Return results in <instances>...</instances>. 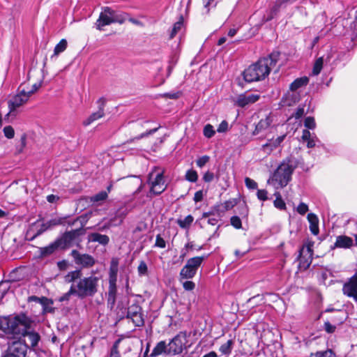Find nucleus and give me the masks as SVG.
<instances>
[{
    "label": "nucleus",
    "instance_id": "2",
    "mask_svg": "<svg viewBox=\"0 0 357 357\" xmlns=\"http://www.w3.org/2000/svg\"><path fill=\"white\" fill-rule=\"evenodd\" d=\"M64 281L66 283H73L77 296L81 299L93 297L98 291L100 278L94 275L82 278L80 270L69 272L64 276Z\"/></svg>",
    "mask_w": 357,
    "mask_h": 357
},
{
    "label": "nucleus",
    "instance_id": "57",
    "mask_svg": "<svg viewBox=\"0 0 357 357\" xmlns=\"http://www.w3.org/2000/svg\"><path fill=\"white\" fill-rule=\"evenodd\" d=\"M6 284H7V282H0V300H1L4 297L8 289V287H5L3 288V287Z\"/></svg>",
    "mask_w": 357,
    "mask_h": 357
},
{
    "label": "nucleus",
    "instance_id": "58",
    "mask_svg": "<svg viewBox=\"0 0 357 357\" xmlns=\"http://www.w3.org/2000/svg\"><path fill=\"white\" fill-rule=\"evenodd\" d=\"M305 113V111H304V108L303 107H299L296 112L292 115L294 117H295V119H300L301 116H303V115Z\"/></svg>",
    "mask_w": 357,
    "mask_h": 357
},
{
    "label": "nucleus",
    "instance_id": "41",
    "mask_svg": "<svg viewBox=\"0 0 357 357\" xmlns=\"http://www.w3.org/2000/svg\"><path fill=\"white\" fill-rule=\"evenodd\" d=\"M304 125L309 129H314L316 127L314 119L311 116H308L305 119Z\"/></svg>",
    "mask_w": 357,
    "mask_h": 357
},
{
    "label": "nucleus",
    "instance_id": "55",
    "mask_svg": "<svg viewBox=\"0 0 357 357\" xmlns=\"http://www.w3.org/2000/svg\"><path fill=\"white\" fill-rule=\"evenodd\" d=\"M257 196L259 199L265 201L267 199V191L265 190H258Z\"/></svg>",
    "mask_w": 357,
    "mask_h": 357
},
{
    "label": "nucleus",
    "instance_id": "28",
    "mask_svg": "<svg viewBox=\"0 0 357 357\" xmlns=\"http://www.w3.org/2000/svg\"><path fill=\"white\" fill-rule=\"evenodd\" d=\"M300 100V95L296 91L288 92L286 95V102L287 105L291 106Z\"/></svg>",
    "mask_w": 357,
    "mask_h": 357
},
{
    "label": "nucleus",
    "instance_id": "30",
    "mask_svg": "<svg viewBox=\"0 0 357 357\" xmlns=\"http://www.w3.org/2000/svg\"><path fill=\"white\" fill-rule=\"evenodd\" d=\"M234 343V340H229L226 343L221 345L220 347V351L223 354H229L233 348Z\"/></svg>",
    "mask_w": 357,
    "mask_h": 357
},
{
    "label": "nucleus",
    "instance_id": "32",
    "mask_svg": "<svg viewBox=\"0 0 357 357\" xmlns=\"http://www.w3.org/2000/svg\"><path fill=\"white\" fill-rule=\"evenodd\" d=\"M193 217L191 215L186 216L183 220L178 219L177 220L178 225L183 229L188 228L193 222Z\"/></svg>",
    "mask_w": 357,
    "mask_h": 357
},
{
    "label": "nucleus",
    "instance_id": "42",
    "mask_svg": "<svg viewBox=\"0 0 357 357\" xmlns=\"http://www.w3.org/2000/svg\"><path fill=\"white\" fill-rule=\"evenodd\" d=\"M3 133L7 138L12 139L14 137L15 131L12 126H8L4 127Z\"/></svg>",
    "mask_w": 357,
    "mask_h": 357
},
{
    "label": "nucleus",
    "instance_id": "7",
    "mask_svg": "<svg viewBox=\"0 0 357 357\" xmlns=\"http://www.w3.org/2000/svg\"><path fill=\"white\" fill-rule=\"evenodd\" d=\"M29 98L30 96L26 93L25 88L23 87V85H20L17 89V93L8 101L9 112L6 115V118L15 116L17 109L25 105Z\"/></svg>",
    "mask_w": 357,
    "mask_h": 357
},
{
    "label": "nucleus",
    "instance_id": "29",
    "mask_svg": "<svg viewBox=\"0 0 357 357\" xmlns=\"http://www.w3.org/2000/svg\"><path fill=\"white\" fill-rule=\"evenodd\" d=\"M68 46V42L66 39H62L61 41L55 46L54 50V54L52 56V58L54 56H58L60 53L64 52Z\"/></svg>",
    "mask_w": 357,
    "mask_h": 357
},
{
    "label": "nucleus",
    "instance_id": "11",
    "mask_svg": "<svg viewBox=\"0 0 357 357\" xmlns=\"http://www.w3.org/2000/svg\"><path fill=\"white\" fill-rule=\"evenodd\" d=\"M82 227L83 225H82L78 229L66 231L63 234L61 238L57 239L61 246V249L70 246L75 240L84 234L85 231Z\"/></svg>",
    "mask_w": 357,
    "mask_h": 357
},
{
    "label": "nucleus",
    "instance_id": "23",
    "mask_svg": "<svg viewBox=\"0 0 357 357\" xmlns=\"http://www.w3.org/2000/svg\"><path fill=\"white\" fill-rule=\"evenodd\" d=\"M308 82L309 79L307 77L297 78L290 84L289 89L291 91H296L301 87L306 86Z\"/></svg>",
    "mask_w": 357,
    "mask_h": 357
},
{
    "label": "nucleus",
    "instance_id": "63",
    "mask_svg": "<svg viewBox=\"0 0 357 357\" xmlns=\"http://www.w3.org/2000/svg\"><path fill=\"white\" fill-rule=\"evenodd\" d=\"M158 128H153V129H151L149 131L145 132V133H143L140 136H139L138 137H137L138 139H141V138H143L144 137H147L149 136V135H151L154 132H155L157 130H158Z\"/></svg>",
    "mask_w": 357,
    "mask_h": 357
},
{
    "label": "nucleus",
    "instance_id": "9",
    "mask_svg": "<svg viewBox=\"0 0 357 357\" xmlns=\"http://www.w3.org/2000/svg\"><path fill=\"white\" fill-rule=\"evenodd\" d=\"M314 245L313 241H307L303 248L300 250V255L298 257L299 266L303 269H307L310 266L312 261Z\"/></svg>",
    "mask_w": 357,
    "mask_h": 357
},
{
    "label": "nucleus",
    "instance_id": "24",
    "mask_svg": "<svg viewBox=\"0 0 357 357\" xmlns=\"http://www.w3.org/2000/svg\"><path fill=\"white\" fill-rule=\"evenodd\" d=\"M89 240L93 242H98L100 244L105 245L108 244L109 238L107 235L99 233H92L89 235Z\"/></svg>",
    "mask_w": 357,
    "mask_h": 357
},
{
    "label": "nucleus",
    "instance_id": "22",
    "mask_svg": "<svg viewBox=\"0 0 357 357\" xmlns=\"http://www.w3.org/2000/svg\"><path fill=\"white\" fill-rule=\"evenodd\" d=\"M307 220L310 222V229L314 235L319 234V220L317 216L314 213L307 215Z\"/></svg>",
    "mask_w": 357,
    "mask_h": 357
},
{
    "label": "nucleus",
    "instance_id": "17",
    "mask_svg": "<svg viewBox=\"0 0 357 357\" xmlns=\"http://www.w3.org/2000/svg\"><path fill=\"white\" fill-rule=\"evenodd\" d=\"M59 248H61V246L58 241H55L54 243L50 244L48 246L40 248V255L42 257H45L53 254Z\"/></svg>",
    "mask_w": 357,
    "mask_h": 357
},
{
    "label": "nucleus",
    "instance_id": "36",
    "mask_svg": "<svg viewBox=\"0 0 357 357\" xmlns=\"http://www.w3.org/2000/svg\"><path fill=\"white\" fill-rule=\"evenodd\" d=\"M275 196L276 197V199L274 201V206L279 209H284L286 208V205L284 202L282 200L280 192H275Z\"/></svg>",
    "mask_w": 357,
    "mask_h": 357
},
{
    "label": "nucleus",
    "instance_id": "15",
    "mask_svg": "<svg viewBox=\"0 0 357 357\" xmlns=\"http://www.w3.org/2000/svg\"><path fill=\"white\" fill-rule=\"evenodd\" d=\"M342 291L345 295L353 298L357 302V276L352 277L349 282H346Z\"/></svg>",
    "mask_w": 357,
    "mask_h": 357
},
{
    "label": "nucleus",
    "instance_id": "18",
    "mask_svg": "<svg viewBox=\"0 0 357 357\" xmlns=\"http://www.w3.org/2000/svg\"><path fill=\"white\" fill-rule=\"evenodd\" d=\"M61 223V220H56V219H52V220L47 221V222L43 223L40 226V228L37 231L36 234L31 238V240H33L34 238L40 235L46 230H47L54 226L59 225Z\"/></svg>",
    "mask_w": 357,
    "mask_h": 357
},
{
    "label": "nucleus",
    "instance_id": "62",
    "mask_svg": "<svg viewBox=\"0 0 357 357\" xmlns=\"http://www.w3.org/2000/svg\"><path fill=\"white\" fill-rule=\"evenodd\" d=\"M310 132L307 130H304L303 132L302 139L303 141H308L309 139H311L310 138Z\"/></svg>",
    "mask_w": 357,
    "mask_h": 357
},
{
    "label": "nucleus",
    "instance_id": "54",
    "mask_svg": "<svg viewBox=\"0 0 357 357\" xmlns=\"http://www.w3.org/2000/svg\"><path fill=\"white\" fill-rule=\"evenodd\" d=\"M183 288L187 291H191L195 289V284L192 281H185L183 283Z\"/></svg>",
    "mask_w": 357,
    "mask_h": 357
},
{
    "label": "nucleus",
    "instance_id": "16",
    "mask_svg": "<svg viewBox=\"0 0 357 357\" xmlns=\"http://www.w3.org/2000/svg\"><path fill=\"white\" fill-rule=\"evenodd\" d=\"M259 98L258 94L245 95L241 94L238 96L236 103L238 106L243 107L248 105L257 102Z\"/></svg>",
    "mask_w": 357,
    "mask_h": 357
},
{
    "label": "nucleus",
    "instance_id": "35",
    "mask_svg": "<svg viewBox=\"0 0 357 357\" xmlns=\"http://www.w3.org/2000/svg\"><path fill=\"white\" fill-rule=\"evenodd\" d=\"M43 82V75H41V77L38 80V82L33 84L31 89L26 90V93L31 97L36 91H37L41 86L42 83Z\"/></svg>",
    "mask_w": 357,
    "mask_h": 357
},
{
    "label": "nucleus",
    "instance_id": "1",
    "mask_svg": "<svg viewBox=\"0 0 357 357\" xmlns=\"http://www.w3.org/2000/svg\"><path fill=\"white\" fill-rule=\"evenodd\" d=\"M31 320L24 314L15 317H0V330L9 339H20L22 336L27 337L31 347L37 346L40 335L38 333L30 331Z\"/></svg>",
    "mask_w": 357,
    "mask_h": 357
},
{
    "label": "nucleus",
    "instance_id": "14",
    "mask_svg": "<svg viewBox=\"0 0 357 357\" xmlns=\"http://www.w3.org/2000/svg\"><path fill=\"white\" fill-rule=\"evenodd\" d=\"M97 102L98 104V110L92 113L86 120L83 121L84 126H89L93 121H97L104 116V108L105 106L106 100L104 98H100Z\"/></svg>",
    "mask_w": 357,
    "mask_h": 357
},
{
    "label": "nucleus",
    "instance_id": "64",
    "mask_svg": "<svg viewBox=\"0 0 357 357\" xmlns=\"http://www.w3.org/2000/svg\"><path fill=\"white\" fill-rule=\"evenodd\" d=\"M58 199H59V197L54 195H50L47 197V200L50 203H54Z\"/></svg>",
    "mask_w": 357,
    "mask_h": 357
},
{
    "label": "nucleus",
    "instance_id": "45",
    "mask_svg": "<svg viewBox=\"0 0 357 357\" xmlns=\"http://www.w3.org/2000/svg\"><path fill=\"white\" fill-rule=\"evenodd\" d=\"M231 224L236 229L241 227V220L238 216H233L231 218Z\"/></svg>",
    "mask_w": 357,
    "mask_h": 357
},
{
    "label": "nucleus",
    "instance_id": "37",
    "mask_svg": "<svg viewBox=\"0 0 357 357\" xmlns=\"http://www.w3.org/2000/svg\"><path fill=\"white\" fill-rule=\"evenodd\" d=\"M316 357H335V355L331 349H327L324 351H317L314 354H312Z\"/></svg>",
    "mask_w": 357,
    "mask_h": 357
},
{
    "label": "nucleus",
    "instance_id": "40",
    "mask_svg": "<svg viewBox=\"0 0 357 357\" xmlns=\"http://www.w3.org/2000/svg\"><path fill=\"white\" fill-rule=\"evenodd\" d=\"M138 273L140 275H145L148 273V267L145 261H141L138 268H137Z\"/></svg>",
    "mask_w": 357,
    "mask_h": 357
},
{
    "label": "nucleus",
    "instance_id": "38",
    "mask_svg": "<svg viewBox=\"0 0 357 357\" xmlns=\"http://www.w3.org/2000/svg\"><path fill=\"white\" fill-rule=\"evenodd\" d=\"M185 178L189 181L195 182V181H197V180L198 178L197 173L195 170H192V169L188 170L186 172Z\"/></svg>",
    "mask_w": 357,
    "mask_h": 357
},
{
    "label": "nucleus",
    "instance_id": "4",
    "mask_svg": "<svg viewBox=\"0 0 357 357\" xmlns=\"http://www.w3.org/2000/svg\"><path fill=\"white\" fill-rule=\"evenodd\" d=\"M188 335L186 332H179L168 344L165 341L159 342L153 348L150 357H155L162 354L175 356L187 349Z\"/></svg>",
    "mask_w": 357,
    "mask_h": 357
},
{
    "label": "nucleus",
    "instance_id": "59",
    "mask_svg": "<svg viewBox=\"0 0 357 357\" xmlns=\"http://www.w3.org/2000/svg\"><path fill=\"white\" fill-rule=\"evenodd\" d=\"M227 128H228V123L226 121H223L219 125L217 130L218 132H223L227 130Z\"/></svg>",
    "mask_w": 357,
    "mask_h": 357
},
{
    "label": "nucleus",
    "instance_id": "8",
    "mask_svg": "<svg viewBox=\"0 0 357 357\" xmlns=\"http://www.w3.org/2000/svg\"><path fill=\"white\" fill-rule=\"evenodd\" d=\"M149 181L151 183V191L155 195H160L166 189L162 172L152 171L149 174Z\"/></svg>",
    "mask_w": 357,
    "mask_h": 357
},
{
    "label": "nucleus",
    "instance_id": "60",
    "mask_svg": "<svg viewBox=\"0 0 357 357\" xmlns=\"http://www.w3.org/2000/svg\"><path fill=\"white\" fill-rule=\"evenodd\" d=\"M213 178H214L213 173L210 172H206L203 176V179L205 182H211L213 181Z\"/></svg>",
    "mask_w": 357,
    "mask_h": 357
},
{
    "label": "nucleus",
    "instance_id": "12",
    "mask_svg": "<svg viewBox=\"0 0 357 357\" xmlns=\"http://www.w3.org/2000/svg\"><path fill=\"white\" fill-rule=\"evenodd\" d=\"M127 318L130 319L136 326H142L144 324L142 309L137 304H132L128 307Z\"/></svg>",
    "mask_w": 357,
    "mask_h": 357
},
{
    "label": "nucleus",
    "instance_id": "47",
    "mask_svg": "<svg viewBox=\"0 0 357 357\" xmlns=\"http://www.w3.org/2000/svg\"><path fill=\"white\" fill-rule=\"evenodd\" d=\"M297 211L301 215H304L308 211V206L305 203H300L297 208Z\"/></svg>",
    "mask_w": 357,
    "mask_h": 357
},
{
    "label": "nucleus",
    "instance_id": "20",
    "mask_svg": "<svg viewBox=\"0 0 357 357\" xmlns=\"http://www.w3.org/2000/svg\"><path fill=\"white\" fill-rule=\"evenodd\" d=\"M353 245V240L351 238L347 236H339L337 237L335 247L349 248Z\"/></svg>",
    "mask_w": 357,
    "mask_h": 357
},
{
    "label": "nucleus",
    "instance_id": "52",
    "mask_svg": "<svg viewBox=\"0 0 357 357\" xmlns=\"http://www.w3.org/2000/svg\"><path fill=\"white\" fill-rule=\"evenodd\" d=\"M155 245L161 248H165L166 246L165 240L160 235L156 236Z\"/></svg>",
    "mask_w": 357,
    "mask_h": 357
},
{
    "label": "nucleus",
    "instance_id": "44",
    "mask_svg": "<svg viewBox=\"0 0 357 357\" xmlns=\"http://www.w3.org/2000/svg\"><path fill=\"white\" fill-rule=\"evenodd\" d=\"M117 273L118 268H109V281H116L117 280Z\"/></svg>",
    "mask_w": 357,
    "mask_h": 357
},
{
    "label": "nucleus",
    "instance_id": "13",
    "mask_svg": "<svg viewBox=\"0 0 357 357\" xmlns=\"http://www.w3.org/2000/svg\"><path fill=\"white\" fill-rule=\"evenodd\" d=\"M71 255L74 258L75 264L83 268H90L96 263V261L92 256L88 254H80L76 250H73L71 252Z\"/></svg>",
    "mask_w": 357,
    "mask_h": 357
},
{
    "label": "nucleus",
    "instance_id": "39",
    "mask_svg": "<svg viewBox=\"0 0 357 357\" xmlns=\"http://www.w3.org/2000/svg\"><path fill=\"white\" fill-rule=\"evenodd\" d=\"M215 134L213 127L211 124H207L204 128V135L208 138L212 137Z\"/></svg>",
    "mask_w": 357,
    "mask_h": 357
},
{
    "label": "nucleus",
    "instance_id": "19",
    "mask_svg": "<svg viewBox=\"0 0 357 357\" xmlns=\"http://www.w3.org/2000/svg\"><path fill=\"white\" fill-rule=\"evenodd\" d=\"M116 283V281H109L107 303L111 305V306H113L116 302V296L117 292Z\"/></svg>",
    "mask_w": 357,
    "mask_h": 357
},
{
    "label": "nucleus",
    "instance_id": "5",
    "mask_svg": "<svg viewBox=\"0 0 357 357\" xmlns=\"http://www.w3.org/2000/svg\"><path fill=\"white\" fill-rule=\"evenodd\" d=\"M296 162L291 158L284 160L275 171L268 182L278 185L275 188H284L291 179V174L296 167Z\"/></svg>",
    "mask_w": 357,
    "mask_h": 357
},
{
    "label": "nucleus",
    "instance_id": "53",
    "mask_svg": "<svg viewBox=\"0 0 357 357\" xmlns=\"http://www.w3.org/2000/svg\"><path fill=\"white\" fill-rule=\"evenodd\" d=\"M26 139V136L25 134H23L20 138V146L19 148L17 147V153H21L23 149L25 147Z\"/></svg>",
    "mask_w": 357,
    "mask_h": 357
},
{
    "label": "nucleus",
    "instance_id": "33",
    "mask_svg": "<svg viewBox=\"0 0 357 357\" xmlns=\"http://www.w3.org/2000/svg\"><path fill=\"white\" fill-rule=\"evenodd\" d=\"M324 64V59L323 57L318 58L314 64L313 69H312V74L314 75H318L323 68Z\"/></svg>",
    "mask_w": 357,
    "mask_h": 357
},
{
    "label": "nucleus",
    "instance_id": "6",
    "mask_svg": "<svg viewBox=\"0 0 357 357\" xmlns=\"http://www.w3.org/2000/svg\"><path fill=\"white\" fill-rule=\"evenodd\" d=\"M126 20L123 15L117 13L109 7H105L96 22V28L102 30V27L112 23L123 24Z\"/></svg>",
    "mask_w": 357,
    "mask_h": 357
},
{
    "label": "nucleus",
    "instance_id": "10",
    "mask_svg": "<svg viewBox=\"0 0 357 357\" xmlns=\"http://www.w3.org/2000/svg\"><path fill=\"white\" fill-rule=\"evenodd\" d=\"M9 343L6 354L13 357H26L28 345L22 342L20 339Z\"/></svg>",
    "mask_w": 357,
    "mask_h": 357
},
{
    "label": "nucleus",
    "instance_id": "61",
    "mask_svg": "<svg viewBox=\"0 0 357 357\" xmlns=\"http://www.w3.org/2000/svg\"><path fill=\"white\" fill-rule=\"evenodd\" d=\"M203 199V192L202 190L197 191L195 192L194 196V201L195 202H198L202 201Z\"/></svg>",
    "mask_w": 357,
    "mask_h": 357
},
{
    "label": "nucleus",
    "instance_id": "49",
    "mask_svg": "<svg viewBox=\"0 0 357 357\" xmlns=\"http://www.w3.org/2000/svg\"><path fill=\"white\" fill-rule=\"evenodd\" d=\"M107 197V194L106 192H100L99 193H98L97 195H96L93 197V200L95 202H99V201H103L105 199H106V198Z\"/></svg>",
    "mask_w": 357,
    "mask_h": 357
},
{
    "label": "nucleus",
    "instance_id": "34",
    "mask_svg": "<svg viewBox=\"0 0 357 357\" xmlns=\"http://www.w3.org/2000/svg\"><path fill=\"white\" fill-rule=\"evenodd\" d=\"M183 23V17L181 16L180 20L176 22L172 28V30L170 33V38H173L176 33L181 30Z\"/></svg>",
    "mask_w": 357,
    "mask_h": 357
},
{
    "label": "nucleus",
    "instance_id": "43",
    "mask_svg": "<svg viewBox=\"0 0 357 357\" xmlns=\"http://www.w3.org/2000/svg\"><path fill=\"white\" fill-rule=\"evenodd\" d=\"M127 214H128L127 208H122L117 211L115 218H119L120 223H121L123 218L126 216Z\"/></svg>",
    "mask_w": 357,
    "mask_h": 357
},
{
    "label": "nucleus",
    "instance_id": "51",
    "mask_svg": "<svg viewBox=\"0 0 357 357\" xmlns=\"http://www.w3.org/2000/svg\"><path fill=\"white\" fill-rule=\"evenodd\" d=\"M336 327L332 325L329 321L324 323V329L328 333H333L335 332Z\"/></svg>",
    "mask_w": 357,
    "mask_h": 357
},
{
    "label": "nucleus",
    "instance_id": "48",
    "mask_svg": "<svg viewBox=\"0 0 357 357\" xmlns=\"http://www.w3.org/2000/svg\"><path fill=\"white\" fill-rule=\"evenodd\" d=\"M208 160H209V157L207 155H204V156L199 158L197 160V165L198 167H202L208 162Z\"/></svg>",
    "mask_w": 357,
    "mask_h": 357
},
{
    "label": "nucleus",
    "instance_id": "46",
    "mask_svg": "<svg viewBox=\"0 0 357 357\" xmlns=\"http://www.w3.org/2000/svg\"><path fill=\"white\" fill-rule=\"evenodd\" d=\"M245 185L249 189H256L257 188V183L252 179L247 177L245 179Z\"/></svg>",
    "mask_w": 357,
    "mask_h": 357
},
{
    "label": "nucleus",
    "instance_id": "26",
    "mask_svg": "<svg viewBox=\"0 0 357 357\" xmlns=\"http://www.w3.org/2000/svg\"><path fill=\"white\" fill-rule=\"evenodd\" d=\"M286 135H282L278 137L277 139H275L273 141H270L269 142L266 143V144L262 146V149L266 151V149H268L269 152L271 151L273 149H275L278 147L284 139Z\"/></svg>",
    "mask_w": 357,
    "mask_h": 357
},
{
    "label": "nucleus",
    "instance_id": "25",
    "mask_svg": "<svg viewBox=\"0 0 357 357\" xmlns=\"http://www.w3.org/2000/svg\"><path fill=\"white\" fill-rule=\"evenodd\" d=\"M205 259L204 256L195 257L187 261L186 265L194 269L196 272Z\"/></svg>",
    "mask_w": 357,
    "mask_h": 357
},
{
    "label": "nucleus",
    "instance_id": "31",
    "mask_svg": "<svg viewBox=\"0 0 357 357\" xmlns=\"http://www.w3.org/2000/svg\"><path fill=\"white\" fill-rule=\"evenodd\" d=\"M72 295H75L77 296V291H76L73 284L71 285V287L68 292L65 293L63 296H60L58 298V301L59 302L68 301Z\"/></svg>",
    "mask_w": 357,
    "mask_h": 357
},
{
    "label": "nucleus",
    "instance_id": "56",
    "mask_svg": "<svg viewBox=\"0 0 357 357\" xmlns=\"http://www.w3.org/2000/svg\"><path fill=\"white\" fill-rule=\"evenodd\" d=\"M162 97L170 98V99H177L180 97L181 93H166L161 95Z\"/></svg>",
    "mask_w": 357,
    "mask_h": 357
},
{
    "label": "nucleus",
    "instance_id": "21",
    "mask_svg": "<svg viewBox=\"0 0 357 357\" xmlns=\"http://www.w3.org/2000/svg\"><path fill=\"white\" fill-rule=\"evenodd\" d=\"M271 123L272 119L270 116H266L264 119L260 120L253 131V135H258L262 131L266 130L271 126Z\"/></svg>",
    "mask_w": 357,
    "mask_h": 357
},
{
    "label": "nucleus",
    "instance_id": "27",
    "mask_svg": "<svg viewBox=\"0 0 357 357\" xmlns=\"http://www.w3.org/2000/svg\"><path fill=\"white\" fill-rule=\"evenodd\" d=\"M197 272L189 267L186 264L181 268L180 272V277L181 279H190L192 278Z\"/></svg>",
    "mask_w": 357,
    "mask_h": 357
},
{
    "label": "nucleus",
    "instance_id": "50",
    "mask_svg": "<svg viewBox=\"0 0 357 357\" xmlns=\"http://www.w3.org/2000/svg\"><path fill=\"white\" fill-rule=\"evenodd\" d=\"M119 342V340H117L114 343V346H113V347L112 349L110 357H120V354H119V352L118 351V349H117Z\"/></svg>",
    "mask_w": 357,
    "mask_h": 357
},
{
    "label": "nucleus",
    "instance_id": "3",
    "mask_svg": "<svg viewBox=\"0 0 357 357\" xmlns=\"http://www.w3.org/2000/svg\"><path fill=\"white\" fill-rule=\"evenodd\" d=\"M279 52H273L267 57L260 59L243 72L244 79L248 82H257L266 77L280 57Z\"/></svg>",
    "mask_w": 357,
    "mask_h": 357
}]
</instances>
